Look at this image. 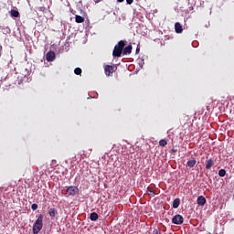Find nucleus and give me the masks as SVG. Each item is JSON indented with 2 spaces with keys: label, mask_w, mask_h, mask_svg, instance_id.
Instances as JSON below:
<instances>
[{
  "label": "nucleus",
  "mask_w": 234,
  "mask_h": 234,
  "mask_svg": "<svg viewBox=\"0 0 234 234\" xmlns=\"http://www.w3.org/2000/svg\"><path fill=\"white\" fill-rule=\"evenodd\" d=\"M123 48H125V41L121 40L119 41L112 51L113 58H122V54H123Z\"/></svg>",
  "instance_id": "f257e3e1"
},
{
  "label": "nucleus",
  "mask_w": 234,
  "mask_h": 234,
  "mask_svg": "<svg viewBox=\"0 0 234 234\" xmlns=\"http://www.w3.org/2000/svg\"><path fill=\"white\" fill-rule=\"evenodd\" d=\"M43 229V215H39L33 225V233L37 234Z\"/></svg>",
  "instance_id": "f03ea898"
},
{
  "label": "nucleus",
  "mask_w": 234,
  "mask_h": 234,
  "mask_svg": "<svg viewBox=\"0 0 234 234\" xmlns=\"http://www.w3.org/2000/svg\"><path fill=\"white\" fill-rule=\"evenodd\" d=\"M69 197H76L80 193V188L78 186H68L66 189Z\"/></svg>",
  "instance_id": "7ed1b4c3"
},
{
  "label": "nucleus",
  "mask_w": 234,
  "mask_h": 234,
  "mask_svg": "<svg viewBox=\"0 0 234 234\" xmlns=\"http://www.w3.org/2000/svg\"><path fill=\"white\" fill-rule=\"evenodd\" d=\"M172 223L180 226V224H184V217L182 215L177 214L172 218Z\"/></svg>",
  "instance_id": "20e7f679"
},
{
  "label": "nucleus",
  "mask_w": 234,
  "mask_h": 234,
  "mask_svg": "<svg viewBox=\"0 0 234 234\" xmlns=\"http://www.w3.org/2000/svg\"><path fill=\"white\" fill-rule=\"evenodd\" d=\"M114 69H116V68H114L113 66L106 65L104 67V71H105L106 76H111V74H113V72L116 70Z\"/></svg>",
  "instance_id": "39448f33"
},
{
  "label": "nucleus",
  "mask_w": 234,
  "mask_h": 234,
  "mask_svg": "<svg viewBox=\"0 0 234 234\" xmlns=\"http://www.w3.org/2000/svg\"><path fill=\"white\" fill-rule=\"evenodd\" d=\"M47 61H54L56 59V53L54 51H48L46 54Z\"/></svg>",
  "instance_id": "423d86ee"
},
{
  "label": "nucleus",
  "mask_w": 234,
  "mask_h": 234,
  "mask_svg": "<svg viewBox=\"0 0 234 234\" xmlns=\"http://www.w3.org/2000/svg\"><path fill=\"white\" fill-rule=\"evenodd\" d=\"M133 52V46L128 45L127 47L123 48L122 54L123 56H128V54H131Z\"/></svg>",
  "instance_id": "0eeeda50"
},
{
  "label": "nucleus",
  "mask_w": 234,
  "mask_h": 234,
  "mask_svg": "<svg viewBox=\"0 0 234 234\" xmlns=\"http://www.w3.org/2000/svg\"><path fill=\"white\" fill-rule=\"evenodd\" d=\"M175 30L176 34H182V32L184 31V28H182V24H180V22L175 24Z\"/></svg>",
  "instance_id": "6e6552de"
},
{
  "label": "nucleus",
  "mask_w": 234,
  "mask_h": 234,
  "mask_svg": "<svg viewBox=\"0 0 234 234\" xmlns=\"http://www.w3.org/2000/svg\"><path fill=\"white\" fill-rule=\"evenodd\" d=\"M197 202L198 204V206H206V197H204V196H199L197 199Z\"/></svg>",
  "instance_id": "1a4fd4ad"
},
{
  "label": "nucleus",
  "mask_w": 234,
  "mask_h": 234,
  "mask_svg": "<svg viewBox=\"0 0 234 234\" xmlns=\"http://www.w3.org/2000/svg\"><path fill=\"white\" fill-rule=\"evenodd\" d=\"M186 165H187L188 167H190V168H191V167H195V165H197V159L193 158V159L187 161V162H186Z\"/></svg>",
  "instance_id": "9d476101"
},
{
  "label": "nucleus",
  "mask_w": 234,
  "mask_h": 234,
  "mask_svg": "<svg viewBox=\"0 0 234 234\" xmlns=\"http://www.w3.org/2000/svg\"><path fill=\"white\" fill-rule=\"evenodd\" d=\"M180 207V198H176L173 201V207L174 209H178V207Z\"/></svg>",
  "instance_id": "9b49d317"
},
{
  "label": "nucleus",
  "mask_w": 234,
  "mask_h": 234,
  "mask_svg": "<svg viewBox=\"0 0 234 234\" xmlns=\"http://www.w3.org/2000/svg\"><path fill=\"white\" fill-rule=\"evenodd\" d=\"M11 17H18L19 16V11L16 9H11L9 12Z\"/></svg>",
  "instance_id": "f8f14e48"
},
{
  "label": "nucleus",
  "mask_w": 234,
  "mask_h": 234,
  "mask_svg": "<svg viewBox=\"0 0 234 234\" xmlns=\"http://www.w3.org/2000/svg\"><path fill=\"white\" fill-rule=\"evenodd\" d=\"M85 21V18L80 15L75 16V22L76 23H83Z\"/></svg>",
  "instance_id": "ddd939ff"
},
{
  "label": "nucleus",
  "mask_w": 234,
  "mask_h": 234,
  "mask_svg": "<svg viewBox=\"0 0 234 234\" xmlns=\"http://www.w3.org/2000/svg\"><path fill=\"white\" fill-rule=\"evenodd\" d=\"M90 219L92 222H96V220L98 219V213L92 212V213L90 215Z\"/></svg>",
  "instance_id": "4468645a"
},
{
  "label": "nucleus",
  "mask_w": 234,
  "mask_h": 234,
  "mask_svg": "<svg viewBox=\"0 0 234 234\" xmlns=\"http://www.w3.org/2000/svg\"><path fill=\"white\" fill-rule=\"evenodd\" d=\"M48 215L49 217H56V215H58V210H56V208H50L48 210Z\"/></svg>",
  "instance_id": "2eb2a0df"
},
{
  "label": "nucleus",
  "mask_w": 234,
  "mask_h": 234,
  "mask_svg": "<svg viewBox=\"0 0 234 234\" xmlns=\"http://www.w3.org/2000/svg\"><path fill=\"white\" fill-rule=\"evenodd\" d=\"M213 164H214L213 159H208L207 161L206 169H209L210 167H213Z\"/></svg>",
  "instance_id": "dca6fc26"
},
{
  "label": "nucleus",
  "mask_w": 234,
  "mask_h": 234,
  "mask_svg": "<svg viewBox=\"0 0 234 234\" xmlns=\"http://www.w3.org/2000/svg\"><path fill=\"white\" fill-rule=\"evenodd\" d=\"M159 145H161V147H165V145H167V141H165V139H161L159 141Z\"/></svg>",
  "instance_id": "f3484780"
},
{
  "label": "nucleus",
  "mask_w": 234,
  "mask_h": 234,
  "mask_svg": "<svg viewBox=\"0 0 234 234\" xmlns=\"http://www.w3.org/2000/svg\"><path fill=\"white\" fill-rule=\"evenodd\" d=\"M74 74H76L77 76H80L81 74V69L80 68H76L74 69Z\"/></svg>",
  "instance_id": "a211bd4d"
},
{
  "label": "nucleus",
  "mask_w": 234,
  "mask_h": 234,
  "mask_svg": "<svg viewBox=\"0 0 234 234\" xmlns=\"http://www.w3.org/2000/svg\"><path fill=\"white\" fill-rule=\"evenodd\" d=\"M218 176H226V170L225 169H220L218 171Z\"/></svg>",
  "instance_id": "6ab92c4d"
},
{
  "label": "nucleus",
  "mask_w": 234,
  "mask_h": 234,
  "mask_svg": "<svg viewBox=\"0 0 234 234\" xmlns=\"http://www.w3.org/2000/svg\"><path fill=\"white\" fill-rule=\"evenodd\" d=\"M37 207H38V206H37V204H36V203H34V204L31 205V209H32L33 211H36V209H37Z\"/></svg>",
  "instance_id": "aec40b11"
},
{
  "label": "nucleus",
  "mask_w": 234,
  "mask_h": 234,
  "mask_svg": "<svg viewBox=\"0 0 234 234\" xmlns=\"http://www.w3.org/2000/svg\"><path fill=\"white\" fill-rule=\"evenodd\" d=\"M153 234H162V231L160 229H154L153 230Z\"/></svg>",
  "instance_id": "412c9836"
},
{
  "label": "nucleus",
  "mask_w": 234,
  "mask_h": 234,
  "mask_svg": "<svg viewBox=\"0 0 234 234\" xmlns=\"http://www.w3.org/2000/svg\"><path fill=\"white\" fill-rule=\"evenodd\" d=\"M148 195L150 196V197H154V191H153V190H148Z\"/></svg>",
  "instance_id": "4be33fe9"
},
{
  "label": "nucleus",
  "mask_w": 234,
  "mask_h": 234,
  "mask_svg": "<svg viewBox=\"0 0 234 234\" xmlns=\"http://www.w3.org/2000/svg\"><path fill=\"white\" fill-rule=\"evenodd\" d=\"M4 30L6 34H10V27H6Z\"/></svg>",
  "instance_id": "5701e85b"
},
{
  "label": "nucleus",
  "mask_w": 234,
  "mask_h": 234,
  "mask_svg": "<svg viewBox=\"0 0 234 234\" xmlns=\"http://www.w3.org/2000/svg\"><path fill=\"white\" fill-rule=\"evenodd\" d=\"M38 10L40 12H45L46 8H45V6H40V7H38Z\"/></svg>",
  "instance_id": "b1692460"
},
{
  "label": "nucleus",
  "mask_w": 234,
  "mask_h": 234,
  "mask_svg": "<svg viewBox=\"0 0 234 234\" xmlns=\"http://www.w3.org/2000/svg\"><path fill=\"white\" fill-rule=\"evenodd\" d=\"M134 0H126L127 5H133Z\"/></svg>",
  "instance_id": "393cba45"
},
{
  "label": "nucleus",
  "mask_w": 234,
  "mask_h": 234,
  "mask_svg": "<svg viewBox=\"0 0 234 234\" xmlns=\"http://www.w3.org/2000/svg\"><path fill=\"white\" fill-rule=\"evenodd\" d=\"M140 53V48L137 47L136 50H135V54H139Z\"/></svg>",
  "instance_id": "a878e982"
},
{
  "label": "nucleus",
  "mask_w": 234,
  "mask_h": 234,
  "mask_svg": "<svg viewBox=\"0 0 234 234\" xmlns=\"http://www.w3.org/2000/svg\"><path fill=\"white\" fill-rule=\"evenodd\" d=\"M139 65H141V67H143V65H144V60H141V62H139Z\"/></svg>",
  "instance_id": "bb28decb"
},
{
  "label": "nucleus",
  "mask_w": 234,
  "mask_h": 234,
  "mask_svg": "<svg viewBox=\"0 0 234 234\" xmlns=\"http://www.w3.org/2000/svg\"><path fill=\"white\" fill-rule=\"evenodd\" d=\"M1 50H3V46L0 45V56H1Z\"/></svg>",
  "instance_id": "cd10ccee"
},
{
  "label": "nucleus",
  "mask_w": 234,
  "mask_h": 234,
  "mask_svg": "<svg viewBox=\"0 0 234 234\" xmlns=\"http://www.w3.org/2000/svg\"><path fill=\"white\" fill-rule=\"evenodd\" d=\"M118 3H123L124 0H117Z\"/></svg>",
  "instance_id": "c85d7f7f"
},
{
  "label": "nucleus",
  "mask_w": 234,
  "mask_h": 234,
  "mask_svg": "<svg viewBox=\"0 0 234 234\" xmlns=\"http://www.w3.org/2000/svg\"><path fill=\"white\" fill-rule=\"evenodd\" d=\"M172 151H173V153H176V150H175V149H173Z\"/></svg>",
  "instance_id": "c756f323"
}]
</instances>
